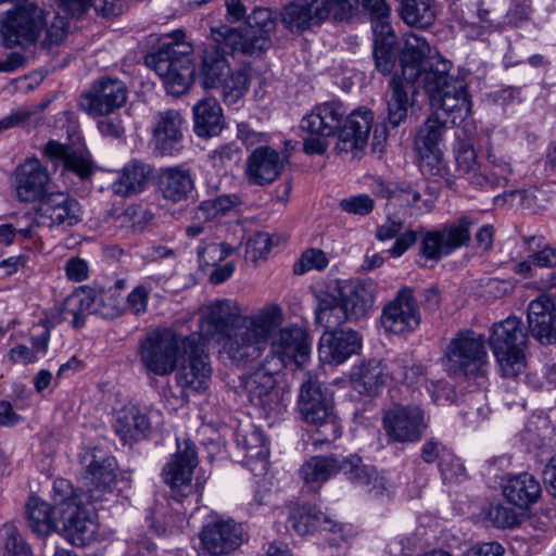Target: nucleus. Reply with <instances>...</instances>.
<instances>
[{
	"mask_svg": "<svg viewBox=\"0 0 556 556\" xmlns=\"http://www.w3.org/2000/svg\"><path fill=\"white\" fill-rule=\"evenodd\" d=\"M281 323L279 305L270 304L251 315H241L232 301L216 300L206 306L202 331L217 345L220 359L245 367L263 355Z\"/></svg>",
	"mask_w": 556,
	"mask_h": 556,
	"instance_id": "obj_1",
	"label": "nucleus"
},
{
	"mask_svg": "<svg viewBox=\"0 0 556 556\" xmlns=\"http://www.w3.org/2000/svg\"><path fill=\"white\" fill-rule=\"evenodd\" d=\"M374 113L358 108L346 115L341 101H329L315 105L301 121L302 130L308 134L303 139V150L307 154H324L328 139L338 136L336 149L339 152H356L365 148L372 127Z\"/></svg>",
	"mask_w": 556,
	"mask_h": 556,
	"instance_id": "obj_2",
	"label": "nucleus"
},
{
	"mask_svg": "<svg viewBox=\"0 0 556 556\" xmlns=\"http://www.w3.org/2000/svg\"><path fill=\"white\" fill-rule=\"evenodd\" d=\"M68 28L66 17L29 2L7 14L1 24V36L5 48L27 49L45 34L41 46L50 49L64 41Z\"/></svg>",
	"mask_w": 556,
	"mask_h": 556,
	"instance_id": "obj_3",
	"label": "nucleus"
},
{
	"mask_svg": "<svg viewBox=\"0 0 556 556\" xmlns=\"http://www.w3.org/2000/svg\"><path fill=\"white\" fill-rule=\"evenodd\" d=\"M296 410L302 421L316 429L312 442L315 450L330 445L341 437L342 426L334 412L332 395L309 371L304 374L300 384Z\"/></svg>",
	"mask_w": 556,
	"mask_h": 556,
	"instance_id": "obj_4",
	"label": "nucleus"
},
{
	"mask_svg": "<svg viewBox=\"0 0 556 556\" xmlns=\"http://www.w3.org/2000/svg\"><path fill=\"white\" fill-rule=\"evenodd\" d=\"M451 63L439 61L428 65L420 86L428 93L434 112L448 124L465 119L471 111V101L463 79L448 75Z\"/></svg>",
	"mask_w": 556,
	"mask_h": 556,
	"instance_id": "obj_5",
	"label": "nucleus"
},
{
	"mask_svg": "<svg viewBox=\"0 0 556 556\" xmlns=\"http://www.w3.org/2000/svg\"><path fill=\"white\" fill-rule=\"evenodd\" d=\"M204 46L200 55L197 77L205 89H222V97L227 105L237 104L247 93L250 85L249 75L244 71L230 72L224 41Z\"/></svg>",
	"mask_w": 556,
	"mask_h": 556,
	"instance_id": "obj_6",
	"label": "nucleus"
},
{
	"mask_svg": "<svg viewBox=\"0 0 556 556\" xmlns=\"http://www.w3.org/2000/svg\"><path fill=\"white\" fill-rule=\"evenodd\" d=\"M192 47L185 41H168L146 56V64L162 79L168 94L179 97L191 86L195 76Z\"/></svg>",
	"mask_w": 556,
	"mask_h": 556,
	"instance_id": "obj_7",
	"label": "nucleus"
},
{
	"mask_svg": "<svg viewBox=\"0 0 556 556\" xmlns=\"http://www.w3.org/2000/svg\"><path fill=\"white\" fill-rule=\"evenodd\" d=\"M275 25L270 9L255 8L247 16L243 27L222 25L212 28V35L217 41H224L232 51L250 56H261L271 46L270 33Z\"/></svg>",
	"mask_w": 556,
	"mask_h": 556,
	"instance_id": "obj_8",
	"label": "nucleus"
},
{
	"mask_svg": "<svg viewBox=\"0 0 556 556\" xmlns=\"http://www.w3.org/2000/svg\"><path fill=\"white\" fill-rule=\"evenodd\" d=\"M443 365L448 376L454 378H476L484 375V336L470 329L458 331L446 348Z\"/></svg>",
	"mask_w": 556,
	"mask_h": 556,
	"instance_id": "obj_9",
	"label": "nucleus"
},
{
	"mask_svg": "<svg viewBox=\"0 0 556 556\" xmlns=\"http://www.w3.org/2000/svg\"><path fill=\"white\" fill-rule=\"evenodd\" d=\"M521 326L519 318L509 316L505 320L495 323L491 328L489 344L502 376L507 378L516 377L526 366L523 348L527 343V334Z\"/></svg>",
	"mask_w": 556,
	"mask_h": 556,
	"instance_id": "obj_10",
	"label": "nucleus"
},
{
	"mask_svg": "<svg viewBox=\"0 0 556 556\" xmlns=\"http://www.w3.org/2000/svg\"><path fill=\"white\" fill-rule=\"evenodd\" d=\"M181 350L186 356L176 375V382L184 391L200 392L207 388L212 376L210 354L202 332L182 338Z\"/></svg>",
	"mask_w": 556,
	"mask_h": 556,
	"instance_id": "obj_11",
	"label": "nucleus"
},
{
	"mask_svg": "<svg viewBox=\"0 0 556 556\" xmlns=\"http://www.w3.org/2000/svg\"><path fill=\"white\" fill-rule=\"evenodd\" d=\"M80 463L84 468L83 488L77 494L88 503L103 501L117 482L115 458L100 448H92L81 454Z\"/></svg>",
	"mask_w": 556,
	"mask_h": 556,
	"instance_id": "obj_12",
	"label": "nucleus"
},
{
	"mask_svg": "<svg viewBox=\"0 0 556 556\" xmlns=\"http://www.w3.org/2000/svg\"><path fill=\"white\" fill-rule=\"evenodd\" d=\"M182 339L170 329L149 333L140 343L139 355L143 367L155 376H166L177 368Z\"/></svg>",
	"mask_w": 556,
	"mask_h": 556,
	"instance_id": "obj_13",
	"label": "nucleus"
},
{
	"mask_svg": "<svg viewBox=\"0 0 556 556\" xmlns=\"http://www.w3.org/2000/svg\"><path fill=\"white\" fill-rule=\"evenodd\" d=\"M86 498L74 493L67 496L65 507L61 508V521L59 531L63 536L75 546H86L91 544L99 531V525L94 518V509H89Z\"/></svg>",
	"mask_w": 556,
	"mask_h": 556,
	"instance_id": "obj_14",
	"label": "nucleus"
},
{
	"mask_svg": "<svg viewBox=\"0 0 556 556\" xmlns=\"http://www.w3.org/2000/svg\"><path fill=\"white\" fill-rule=\"evenodd\" d=\"M71 483L65 479L54 481L53 505L38 496H30L25 505L27 525L30 531L39 538H45L59 531L61 521L60 510L65 507Z\"/></svg>",
	"mask_w": 556,
	"mask_h": 556,
	"instance_id": "obj_15",
	"label": "nucleus"
},
{
	"mask_svg": "<svg viewBox=\"0 0 556 556\" xmlns=\"http://www.w3.org/2000/svg\"><path fill=\"white\" fill-rule=\"evenodd\" d=\"M127 98L128 88L123 80L102 76L81 93L79 108L92 117L105 116L123 108Z\"/></svg>",
	"mask_w": 556,
	"mask_h": 556,
	"instance_id": "obj_16",
	"label": "nucleus"
},
{
	"mask_svg": "<svg viewBox=\"0 0 556 556\" xmlns=\"http://www.w3.org/2000/svg\"><path fill=\"white\" fill-rule=\"evenodd\" d=\"M199 538L204 554L228 556L248 540V534L233 519L214 516L205 521Z\"/></svg>",
	"mask_w": 556,
	"mask_h": 556,
	"instance_id": "obj_17",
	"label": "nucleus"
},
{
	"mask_svg": "<svg viewBox=\"0 0 556 556\" xmlns=\"http://www.w3.org/2000/svg\"><path fill=\"white\" fill-rule=\"evenodd\" d=\"M382 425L388 440L396 443L420 441L428 427L425 412L414 404L393 405L384 412Z\"/></svg>",
	"mask_w": 556,
	"mask_h": 556,
	"instance_id": "obj_18",
	"label": "nucleus"
},
{
	"mask_svg": "<svg viewBox=\"0 0 556 556\" xmlns=\"http://www.w3.org/2000/svg\"><path fill=\"white\" fill-rule=\"evenodd\" d=\"M421 321L420 308L414 289L400 288L396 295L382 309L381 325L389 333L404 334L415 331Z\"/></svg>",
	"mask_w": 556,
	"mask_h": 556,
	"instance_id": "obj_19",
	"label": "nucleus"
},
{
	"mask_svg": "<svg viewBox=\"0 0 556 556\" xmlns=\"http://www.w3.org/2000/svg\"><path fill=\"white\" fill-rule=\"evenodd\" d=\"M79 202L65 192H50L35 211V223L48 228L66 229L81 222Z\"/></svg>",
	"mask_w": 556,
	"mask_h": 556,
	"instance_id": "obj_20",
	"label": "nucleus"
},
{
	"mask_svg": "<svg viewBox=\"0 0 556 556\" xmlns=\"http://www.w3.org/2000/svg\"><path fill=\"white\" fill-rule=\"evenodd\" d=\"M430 53L431 47L426 38L414 31L407 33L400 55L401 75L399 76L406 79L408 84L417 83L420 87L428 65L444 61L442 58H431Z\"/></svg>",
	"mask_w": 556,
	"mask_h": 556,
	"instance_id": "obj_21",
	"label": "nucleus"
},
{
	"mask_svg": "<svg viewBox=\"0 0 556 556\" xmlns=\"http://www.w3.org/2000/svg\"><path fill=\"white\" fill-rule=\"evenodd\" d=\"M198 465L195 444L190 440H177V451L162 471L164 482L170 486L175 496H185V490L191 489L193 470Z\"/></svg>",
	"mask_w": 556,
	"mask_h": 556,
	"instance_id": "obj_22",
	"label": "nucleus"
},
{
	"mask_svg": "<svg viewBox=\"0 0 556 556\" xmlns=\"http://www.w3.org/2000/svg\"><path fill=\"white\" fill-rule=\"evenodd\" d=\"M362 336L352 329L326 330L318 343L319 359L329 365H341L362 350Z\"/></svg>",
	"mask_w": 556,
	"mask_h": 556,
	"instance_id": "obj_23",
	"label": "nucleus"
},
{
	"mask_svg": "<svg viewBox=\"0 0 556 556\" xmlns=\"http://www.w3.org/2000/svg\"><path fill=\"white\" fill-rule=\"evenodd\" d=\"M50 176L38 159H28L20 165L15 173V189L21 202H38L49 191Z\"/></svg>",
	"mask_w": 556,
	"mask_h": 556,
	"instance_id": "obj_24",
	"label": "nucleus"
},
{
	"mask_svg": "<svg viewBox=\"0 0 556 556\" xmlns=\"http://www.w3.org/2000/svg\"><path fill=\"white\" fill-rule=\"evenodd\" d=\"M283 168L281 154L268 146H261L248 156L244 174L250 185L265 186L278 179Z\"/></svg>",
	"mask_w": 556,
	"mask_h": 556,
	"instance_id": "obj_25",
	"label": "nucleus"
},
{
	"mask_svg": "<svg viewBox=\"0 0 556 556\" xmlns=\"http://www.w3.org/2000/svg\"><path fill=\"white\" fill-rule=\"evenodd\" d=\"M184 118L181 114L173 109L159 112L155 115V124L153 127L154 149L161 155H176L182 148Z\"/></svg>",
	"mask_w": 556,
	"mask_h": 556,
	"instance_id": "obj_26",
	"label": "nucleus"
},
{
	"mask_svg": "<svg viewBox=\"0 0 556 556\" xmlns=\"http://www.w3.org/2000/svg\"><path fill=\"white\" fill-rule=\"evenodd\" d=\"M528 325L532 337L540 343H556V304L551 295L541 294L530 302Z\"/></svg>",
	"mask_w": 556,
	"mask_h": 556,
	"instance_id": "obj_27",
	"label": "nucleus"
},
{
	"mask_svg": "<svg viewBox=\"0 0 556 556\" xmlns=\"http://www.w3.org/2000/svg\"><path fill=\"white\" fill-rule=\"evenodd\" d=\"M340 472L349 482L363 488L374 497H380L387 491L386 479L357 454L340 457Z\"/></svg>",
	"mask_w": 556,
	"mask_h": 556,
	"instance_id": "obj_28",
	"label": "nucleus"
},
{
	"mask_svg": "<svg viewBox=\"0 0 556 556\" xmlns=\"http://www.w3.org/2000/svg\"><path fill=\"white\" fill-rule=\"evenodd\" d=\"M156 188L159 194L167 202L178 204L192 198L194 180L190 169L173 166L161 169Z\"/></svg>",
	"mask_w": 556,
	"mask_h": 556,
	"instance_id": "obj_29",
	"label": "nucleus"
},
{
	"mask_svg": "<svg viewBox=\"0 0 556 556\" xmlns=\"http://www.w3.org/2000/svg\"><path fill=\"white\" fill-rule=\"evenodd\" d=\"M275 386L274 375L263 367L243 377L241 381V388L250 403L267 413L275 410L278 406V394L275 392Z\"/></svg>",
	"mask_w": 556,
	"mask_h": 556,
	"instance_id": "obj_30",
	"label": "nucleus"
},
{
	"mask_svg": "<svg viewBox=\"0 0 556 556\" xmlns=\"http://www.w3.org/2000/svg\"><path fill=\"white\" fill-rule=\"evenodd\" d=\"M43 155L63 165V173H72L80 180H86L93 174V163L86 152L76 150L70 146L50 140L43 148Z\"/></svg>",
	"mask_w": 556,
	"mask_h": 556,
	"instance_id": "obj_31",
	"label": "nucleus"
},
{
	"mask_svg": "<svg viewBox=\"0 0 556 556\" xmlns=\"http://www.w3.org/2000/svg\"><path fill=\"white\" fill-rule=\"evenodd\" d=\"M328 18V11L319 7L318 0H294L281 13V21L292 33H302Z\"/></svg>",
	"mask_w": 556,
	"mask_h": 556,
	"instance_id": "obj_32",
	"label": "nucleus"
},
{
	"mask_svg": "<svg viewBox=\"0 0 556 556\" xmlns=\"http://www.w3.org/2000/svg\"><path fill=\"white\" fill-rule=\"evenodd\" d=\"M311 345L308 333L299 326H291L279 331L273 349L282 359L293 361L302 366L309 356Z\"/></svg>",
	"mask_w": 556,
	"mask_h": 556,
	"instance_id": "obj_33",
	"label": "nucleus"
},
{
	"mask_svg": "<svg viewBox=\"0 0 556 556\" xmlns=\"http://www.w3.org/2000/svg\"><path fill=\"white\" fill-rule=\"evenodd\" d=\"M238 447L244 452L243 465L255 476L263 475L267 470L269 448L266 439L258 429L237 432Z\"/></svg>",
	"mask_w": 556,
	"mask_h": 556,
	"instance_id": "obj_34",
	"label": "nucleus"
},
{
	"mask_svg": "<svg viewBox=\"0 0 556 556\" xmlns=\"http://www.w3.org/2000/svg\"><path fill=\"white\" fill-rule=\"evenodd\" d=\"M152 175L150 165L139 161L130 160L117 173L111 189L119 197H131L146 190Z\"/></svg>",
	"mask_w": 556,
	"mask_h": 556,
	"instance_id": "obj_35",
	"label": "nucleus"
},
{
	"mask_svg": "<svg viewBox=\"0 0 556 556\" xmlns=\"http://www.w3.org/2000/svg\"><path fill=\"white\" fill-rule=\"evenodd\" d=\"M503 494L510 504L527 509L538 502L542 488L534 476L521 472L506 479L503 484Z\"/></svg>",
	"mask_w": 556,
	"mask_h": 556,
	"instance_id": "obj_36",
	"label": "nucleus"
},
{
	"mask_svg": "<svg viewBox=\"0 0 556 556\" xmlns=\"http://www.w3.org/2000/svg\"><path fill=\"white\" fill-rule=\"evenodd\" d=\"M354 389L361 394L376 396L389 383L383 358L363 361L353 372Z\"/></svg>",
	"mask_w": 556,
	"mask_h": 556,
	"instance_id": "obj_37",
	"label": "nucleus"
},
{
	"mask_svg": "<svg viewBox=\"0 0 556 556\" xmlns=\"http://www.w3.org/2000/svg\"><path fill=\"white\" fill-rule=\"evenodd\" d=\"M417 83H409L394 75L389 83V92L387 93L388 124L392 128H397L407 118L409 106L408 93L418 89Z\"/></svg>",
	"mask_w": 556,
	"mask_h": 556,
	"instance_id": "obj_38",
	"label": "nucleus"
},
{
	"mask_svg": "<svg viewBox=\"0 0 556 556\" xmlns=\"http://www.w3.org/2000/svg\"><path fill=\"white\" fill-rule=\"evenodd\" d=\"M97 302V290L81 286L68 294L61 307L63 319L72 317L71 325L74 329H80L86 325V319L90 314H94V304Z\"/></svg>",
	"mask_w": 556,
	"mask_h": 556,
	"instance_id": "obj_39",
	"label": "nucleus"
},
{
	"mask_svg": "<svg viewBox=\"0 0 556 556\" xmlns=\"http://www.w3.org/2000/svg\"><path fill=\"white\" fill-rule=\"evenodd\" d=\"M194 132L201 138H211L222 132L224 128L223 111L218 101L213 97L199 100L193 109Z\"/></svg>",
	"mask_w": 556,
	"mask_h": 556,
	"instance_id": "obj_40",
	"label": "nucleus"
},
{
	"mask_svg": "<svg viewBox=\"0 0 556 556\" xmlns=\"http://www.w3.org/2000/svg\"><path fill=\"white\" fill-rule=\"evenodd\" d=\"M113 428L119 439L128 443L143 439L151 429V422L144 413L131 406L118 412Z\"/></svg>",
	"mask_w": 556,
	"mask_h": 556,
	"instance_id": "obj_41",
	"label": "nucleus"
},
{
	"mask_svg": "<svg viewBox=\"0 0 556 556\" xmlns=\"http://www.w3.org/2000/svg\"><path fill=\"white\" fill-rule=\"evenodd\" d=\"M486 160L490 168L483 167V176H476V188L482 190H495L504 188L513 173V168L505 155L498 154L493 149L486 152Z\"/></svg>",
	"mask_w": 556,
	"mask_h": 556,
	"instance_id": "obj_42",
	"label": "nucleus"
},
{
	"mask_svg": "<svg viewBox=\"0 0 556 556\" xmlns=\"http://www.w3.org/2000/svg\"><path fill=\"white\" fill-rule=\"evenodd\" d=\"M340 473V457L312 456L300 469V476L306 484L321 485Z\"/></svg>",
	"mask_w": 556,
	"mask_h": 556,
	"instance_id": "obj_43",
	"label": "nucleus"
},
{
	"mask_svg": "<svg viewBox=\"0 0 556 556\" xmlns=\"http://www.w3.org/2000/svg\"><path fill=\"white\" fill-rule=\"evenodd\" d=\"M403 229V222L399 217L388 216L382 225L376 230V238L380 241L391 240L396 238L393 245L389 250L391 256L399 257L404 254L416 241L417 231Z\"/></svg>",
	"mask_w": 556,
	"mask_h": 556,
	"instance_id": "obj_44",
	"label": "nucleus"
},
{
	"mask_svg": "<svg viewBox=\"0 0 556 556\" xmlns=\"http://www.w3.org/2000/svg\"><path fill=\"white\" fill-rule=\"evenodd\" d=\"M317 305L315 308L316 323L331 330L350 320L343 305L342 298L327 292L319 291L316 294Z\"/></svg>",
	"mask_w": 556,
	"mask_h": 556,
	"instance_id": "obj_45",
	"label": "nucleus"
},
{
	"mask_svg": "<svg viewBox=\"0 0 556 556\" xmlns=\"http://www.w3.org/2000/svg\"><path fill=\"white\" fill-rule=\"evenodd\" d=\"M287 528L305 535L316 530L334 531L336 525L324 513L302 506L291 510Z\"/></svg>",
	"mask_w": 556,
	"mask_h": 556,
	"instance_id": "obj_46",
	"label": "nucleus"
},
{
	"mask_svg": "<svg viewBox=\"0 0 556 556\" xmlns=\"http://www.w3.org/2000/svg\"><path fill=\"white\" fill-rule=\"evenodd\" d=\"M383 359L388 382L414 386L424 378L422 365L415 363L407 354Z\"/></svg>",
	"mask_w": 556,
	"mask_h": 556,
	"instance_id": "obj_47",
	"label": "nucleus"
},
{
	"mask_svg": "<svg viewBox=\"0 0 556 556\" xmlns=\"http://www.w3.org/2000/svg\"><path fill=\"white\" fill-rule=\"evenodd\" d=\"M340 295L350 320H357L365 316L375 302L374 292L365 282H357L348 291L342 289Z\"/></svg>",
	"mask_w": 556,
	"mask_h": 556,
	"instance_id": "obj_48",
	"label": "nucleus"
},
{
	"mask_svg": "<svg viewBox=\"0 0 556 556\" xmlns=\"http://www.w3.org/2000/svg\"><path fill=\"white\" fill-rule=\"evenodd\" d=\"M477 224L478 219L476 217L463 215L453 222L444 224L443 227L439 229L450 254L463 247L469 245L471 240L470 230L477 226Z\"/></svg>",
	"mask_w": 556,
	"mask_h": 556,
	"instance_id": "obj_49",
	"label": "nucleus"
},
{
	"mask_svg": "<svg viewBox=\"0 0 556 556\" xmlns=\"http://www.w3.org/2000/svg\"><path fill=\"white\" fill-rule=\"evenodd\" d=\"M447 127L448 123L440 116V112L431 114L417 130L414 141L416 151L440 149Z\"/></svg>",
	"mask_w": 556,
	"mask_h": 556,
	"instance_id": "obj_50",
	"label": "nucleus"
},
{
	"mask_svg": "<svg viewBox=\"0 0 556 556\" xmlns=\"http://www.w3.org/2000/svg\"><path fill=\"white\" fill-rule=\"evenodd\" d=\"M434 0H401L400 15L409 26L426 28L435 21Z\"/></svg>",
	"mask_w": 556,
	"mask_h": 556,
	"instance_id": "obj_51",
	"label": "nucleus"
},
{
	"mask_svg": "<svg viewBox=\"0 0 556 556\" xmlns=\"http://www.w3.org/2000/svg\"><path fill=\"white\" fill-rule=\"evenodd\" d=\"M239 203L237 195L223 194L215 199L202 201L193 211L194 220L214 222L226 216Z\"/></svg>",
	"mask_w": 556,
	"mask_h": 556,
	"instance_id": "obj_52",
	"label": "nucleus"
},
{
	"mask_svg": "<svg viewBox=\"0 0 556 556\" xmlns=\"http://www.w3.org/2000/svg\"><path fill=\"white\" fill-rule=\"evenodd\" d=\"M419 156V169L427 179L433 181H450L451 174L443 160L441 149H430L427 151L417 150Z\"/></svg>",
	"mask_w": 556,
	"mask_h": 556,
	"instance_id": "obj_53",
	"label": "nucleus"
},
{
	"mask_svg": "<svg viewBox=\"0 0 556 556\" xmlns=\"http://www.w3.org/2000/svg\"><path fill=\"white\" fill-rule=\"evenodd\" d=\"M456 172L476 187V176H483V167L477 161L473 147L467 142H459L455 149Z\"/></svg>",
	"mask_w": 556,
	"mask_h": 556,
	"instance_id": "obj_54",
	"label": "nucleus"
},
{
	"mask_svg": "<svg viewBox=\"0 0 556 556\" xmlns=\"http://www.w3.org/2000/svg\"><path fill=\"white\" fill-rule=\"evenodd\" d=\"M363 10L369 15L372 34L392 33L391 7L386 0H361Z\"/></svg>",
	"mask_w": 556,
	"mask_h": 556,
	"instance_id": "obj_55",
	"label": "nucleus"
},
{
	"mask_svg": "<svg viewBox=\"0 0 556 556\" xmlns=\"http://www.w3.org/2000/svg\"><path fill=\"white\" fill-rule=\"evenodd\" d=\"M125 314V303L119 293L113 289L97 290V302L94 304V315L113 320Z\"/></svg>",
	"mask_w": 556,
	"mask_h": 556,
	"instance_id": "obj_56",
	"label": "nucleus"
},
{
	"mask_svg": "<svg viewBox=\"0 0 556 556\" xmlns=\"http://www.w3.org/2000/svg\"><path fill=\"white\" fill-rule=\"evenodd\" d=\"M374 36V51L372 55L375 59L376 67L382 74L391 73L394 66V33L380 35L372 34Z\"/></svg>",
	"mask_w": 556,
	"mask_h": 556,
	"instance_id": "obj_57",
	"label": "nucleus"
},
{
	"mask_svg": "<svg viewBox=\"0 0 556 556\" xmlns=\"http://www.w3.org/2000/svg\"><path fill=\"white\" fill-rule=\"evenodd\" d=\"M419 255L426 262L438 263L442 257L450 255L439 229L420 232Z\"/></svg>",
	"mask_w": 556,
	"mask_h": 556,
	"instance_id": "obj_58",
	"label": "nucleus"
},
{
	"mask_svg": "<svg viewBox=\"0 0 556 556\" xmlns=\"http://www.w3.org/2000/svg\"><path fill=\"white\" fill-rule=\"evenodd\" d=\"M233 252L226 243L216 242L214 239H203L198 247V260L201 266H216Z\"/></svg>",
	"mask_w": 556,
	"mask_h": 556,
	"instance_id": "obj_59",
	"label": "nucleus"
},
{
	"mask_svg": "<svg viewBox=\"0 0 556 556\" xmlns=\"http://www.w3.org/2000/svg\"><path fill=\"white\" fill-rule=\"evenodd\" d=\"M329 264L326 253L319 249H307L293 265L295 275H303L309 270H324Z\"/></svg>",
	"mask_w": 556,
	"mask_h": 556,
	"instance_id": "obj_60",
	"label": "nucleus"
},
{
	"mask_svg": "<svg viewBox=\"0 0 556 556\" xmlns=\"http://www.w3.org/2000/svg\"><path fill=\"white\" fill-rule=\"evenodd\" d=\"M420 198V192L415 185L407 181H395L389 201L401 207H409L418 203Z\"/></svg>",
	"mask_w": 556,
	"mask_h": 556,
	"instance_id": "obj_61",
	"label": "nucleus"
},
{
	"mask_svg": "<svg viewBox=\"0 0 556 556\" xmlns=\"http://www.w3.org/2000/svg\"><path fill=\"white\" fill-rule=\"evenodd\" d=\"M438 466L445 483L459 482L466 477L464 465L460 459L452 453H442Z\"/></svg>",
	"mask_w": 556,
	"mask_h": 556,
	"instance_id": "obj_62",
	"label": "nucleus"
},
{
	"mask_svg": "<svg viewBox=\"0 0 556 556\" xmlns=\"http://www.w3.org/2000/svg\"><path fill=\"white\" fill-rule=\"evenodd\" d=\"M532 13L531 0H513L505 15V24L520 27L531 18Z\"/></svg>",
	"mask_w": 556,
	"mask_h": 556,
	"instance_id": "obj_63",
	"label": "nucleus"
},
{
	"mask_svg": "<svg viewBox=\"0 0 556 556\" xmlns=\"http://www.w3.org/2000/svg\"><path fill=\"white\" fill-rule=\"evenodd\" d=\"M149 299L150 290L146 286L135 287L126 298L125 313L129 312L135 316L144 314L148 309Z\"/></svg>",
	"mask_w": 556,
	"mask_h": 556,
	"instance_id": "obj_64",
	"label": "nucleus"
}]
</instances>
